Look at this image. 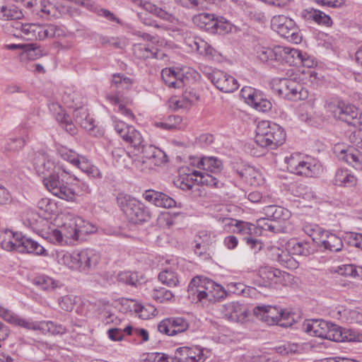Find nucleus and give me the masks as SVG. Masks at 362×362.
Wrapping results in <instances>:
<instances>
[{"label": "nucleus", "mask_w": 362, "mask_h": 362, "mask_svg": "<svg viewBox=\"0 0 362 362\" xmlns=\"http://www.w3.org/2000/svg\"><path fill=\"white\" fill-rule=\"evenodd\" d=\"M278 92L283 98L293 101L304 100L308 95V90L300 83L288 78L280 80Z\"/></svg>", "instance_id": "10"}, {"label": "nucleus", "mask_w": 362, "mask_h": 362, "mask_svg": "<svg viewBox=\"0 0 362 362\" xmlns=\"http://www.w3.org/2000/svg\"><path fill=\"white\" fill-rule=\"evenodd\" d=\"M49 177H45L42 179L43 184L46 189L52 193L53 195L66 201H71L74 199V191L66 185L64 180V174H69L65 169H62Z\"/></svg>", "instance_id": "7"}, {"label": "nucleus", "mask_w": 362, "mask_h": 362, "mask_svg": "<svg viewBox=\"0 0 362 362\" xmlns=\"http://www.w3.org/2000/svg\"><path fill=\"white\" fill-rule=\"evenodd\" d=\"M240 311V305L235 302H230L223 305L222 312L228 320H238Z\"/></svg>", "instance_id": "45"}, {"label": "nucleus", "mask_w": 362, "mask_h": 362, "mask_svg": "<svg viewBox=\"0 0 362 362\" xmlns=\"http://www.w3.org/2000/svg\"><path fill=\"white\" fill-rule=\"evenodd\" d=\"M339 272L342 275L362 279V267L354 264H345L339 267Z\"/></svg>", "instance_id": "52"}, {"label": "nucleus", "mask_w": 362, "mask_h": 362, "mask_svg": "<svg viewBox=\"0 0 362 362\" xmlns=\"http://www.w3.org/2000/svg\"><path fill=\"white\" fill-rule=\"evenodd\" d=\"M26 8L31 9L34 15L41 18L56 16V8L48 0H23Z\"/></svg>", "instance_id": "20"}, {"label": "nucleus", "mask_w": 362, "mask_h": 362, "mask_svg": "<svg viewBox=\"0 0 362 362\" xmlns=\"http://www.w3.org/2000/svg\"><path fill=\"white\" fill-rule=\"evenodd\" d=\"M117 204L129 221L139 223L148 221L151 212L144 203L135 198L120 194L117 197Z\"/></svg>", "instance_id": "4"}, {"label": "nucleus", "mask_w": 362, "mask_h": 362, "mask_svg": "<svg viewBox=\"0 0 362 362\" xmlns=\"http://www.w3.org/2000/svg\"><path fill=\"white\" fill-rule=\"evenodd\" d=\"M343 335L344 341H362V334L351 329L344 328Z\"/></svg>", "instance_id": "64"}, {"label": "nucleus", "mask_w": 362, "mask_h": 362, "mask_svg": "<svg viewBox=\"0 0 362 362\" xmlns=\"http://www.w3.org/2000/svg\"><path fill=\"white\" fill-rule=\"evenodd\" d=\"M329 327L326 339L336 342H343L344 328L331 322Z\"/></svg>", "instance_id": "50"}, {"label": "nucleus", "mask_w": 362, "mask_h": 362, "mask_svg": "<svg viewBox=\"0 0 362 362\" xmlns=\"http://www.w3.org/2000/svg\"><path fill=\"white\" fill-rule=\"evenodd\" d=\"M62 230L64 232V238L66 239H72L76 240L79 239L76 218L64 223L62 228Z\"/></svg>", "instance_id": "44"}, {"label": "nucleus", "mask_w": 362, "mask_h": 362, "mask_svg": "<svg viewBox=\"0 0 362 362\" xmlns=\"http://www.w3.org/2000/svg\"><path fill=\"white\" fill-rule=\"evenodd\" d=\"M241 95L248 105L259 111L264 112L272 109V103L259 90L251 87H244L241 90Z\"/></svg>", "instance_id": "12"}, {"label": "nucleus", "mask_w": 362, "mask_h": 362, "mask_svg": "<svg viewBox=\"0 0 362 362\" xmlns=\"http://www.w3.org/2000/svg\"><path fill=\"white\" fill-rule=\"evenodd\" d=\"M334 153L339 160L344 161L358 170H362V153L357 149L349 148H341V145H337Z\"/></svg>", "instance_id": "17"}, {"label": "nucleus", "mask_w": 362, "mask_h": 362, "mask_svg": "<svg viewBox=\"0 0 362 362\" xmlns=\"http://www.w3.org/2000/svg\"><path fill=\"white\" fill-rule=\"evenodd\" d=\"M161 78L169 87L180 88L183 87L184 76L180 71H176L173 68H165L161 71Z\"/></svg>", "instance_id": "26"}, {"label": "nucleus", "mask_w": 362, "mask_h": 362, "mask_svg": "<svg viewBox=\"0 0 362 362\" xmlns=\"http://www.w3.org/2000/svg\"><path fill=\"white\" fill-rule=\"evenodd\" d=\"M57 153L59 156L64 160L68 161L75 166L80 158L81 156L73 150L68 149L64 147L58 148Z\"/></svg>", "instance_id": "51"}, {"label": "nucleus", "mask_w": 362, "mask_h": 362, "mask_svg": "<svg viewBox=\"0 0 362 362\" xmlns=\"http://www.w3.org/2000/svg\"><path fill=\"white\" fill-rule=\"evenodd\" d=\"M118 282L123 284L136 286L139 282L138 274L132 271L120 272L117 275Z\"/></svg>", "instance_id": "43"}, {"label": "nucleus", "mask_w": 362, "mask_h": 362, "mask_svg": "<svg viewBox=\"0 0 362 362\" xmlns=\"http://www.w3.org/2000/svg\"><path fill=\"white\" fill-rule=\"evenodd\" d=\"M168 360L173 361L174 358L165 354L156 352L148 354L144 362H168Z\"/></svg>", "instance_id": "62"}, {"label": "nucleus", "mask_w": 362, "mask_h": 362, "mask_svg": "<svg viewBox=\"0 0 362 362\" xmlns=\"http://www.w3.org/2000/svg\"><path fill=\"white\" fill-rule=\"evenodd\" d=\"M322 235L325 236V239L321 240V245L325 249L334 252L341 250L343 242L339 237L327 231L322 232Z\"/></svg>", "instance_id": "31"}, {"label": "nucleus", "mask_w": 362, "mask_h": 362, "mask_svg": "<svg viewBox=\"0 0 362 362\" xmlns=\"http://www.w3.org/2000/svg\"><path fill=\"white\" fill-rule=\"evenodd\" d=\"M198 168H203L211 173H218L223 168L221 160L215 157L202 158L198 163Z\"/></svg>", "instance_id": "37"}, {"label": "nucleus", "mask_w": 362, "mask_h": 362, "mask_svg": "<svg viewBox=\"0 0 362 362\" xmlns=\"http://www.w3.org/2000/svg\"><path fill=\"white\" fill-rule=\"evenodd\" d=\"M330 322L324 320H308L303 324V330L310 336L326 339Z\"/></svg>", "instance_id": "24"}, {"label": "nucleus", "mask_w": 362, "mask_h": 362, "mask_svg": "<svg viewBox=\"0 0 362 362\" xmlns=\"http://www.w3.org/2000/svg\"><path fill=\"white\" fill-rule=\"evenodd\" d=\"M63 263L69 268L80 272L94 269L100 259V255L94 249L86 248L66 253L62 258Z\"/></svg>", "instance_id": "3"}, {"label": "nucleus", "mask_w": 362, "mask_h": 362, "mask_svg": "<svg viewBox=\"0 0 362 362\" xmlns=\"http://www.w3.org/2000/svg\"><path fill=\"white\" fill-rule=\"evenodd\" d=\"M258 272L262 279L276 284L286 285L291 279L290 274L271 267H260Z\"/></svg>", "instance_id": "19"}, {"label": "nucleus", "mask_w": 362, "mask_h": 362, "mask_svg": "<svg viewBox=\"0 0 362 362\" xmlns=\"http://www.w3.org/2000/svg\"><path fill=\"white\" fill-rule=\"evenodd\" d=\"M157 49L151 48L148 45L138 43L133 47L134 54L139 59L158 58Z\"/></svg>", "instance_id": "38"}, {"label": "nucleus", "mask_w": 362, "mask_h": 362, "mask_svg": "<svg viewBox=\"0 0 362 362\" xmlns=\"http://www.w3.org/2000/svg\"><path fill=\"white\" fill-rule=\"evenodd\" d=\"M328 111L331 112L333 116L351 125L355 117L358 115V110L354 105H345L342 102L337 103L330 102L327 104Z\"/></svg>", "instance_id": "14"}, {"label": "nucleus", "mask_w": 362, "mask_h": 362, "mask_svg": "<svg viewBox=\"0 0 362 362\" xmlns=\"http://www.w3.org/2000/svg\"><path fill=\"white\" fill-rule=\"evenodd\" d=\"M21 28V38L25 40H43L47 37L59 36L62 30L54 25H40L35 23H23L17 25Z\"/></svg>", "instance_id": "8"}, {"label": "nucleus", "mask_w": 362, "mask_h": 362, "mask_svg": "<svg viewBox=\"0 0 362 362\" xmlns=\"http://www.w3.org/2000/svg\"><path fill=\"white\" fill-rule=\"evenodd\" d=\"M286 140L284 129L275 123L269 121L258 122L256 129L255 142L262 148L276 149Z\"/></svg>", "instance_id": "2"}, {"label": "nucleus", "mask_w": 362, "mask_h": 362, "mask_svg": "<svg viewBox=\"0 0 362 362\" xmlns=\"http://www.w3.org/2000/svg\"><path fill=\"white\" fill-rule=\"evenodd\" d=\"M142 197L146 201L158 207L168 209L177 206V203L173 198L162 192L147 189L144 191Z\"/></svg>", "instance_id": "22"}, {"label": "nucleus", "mask_w": 362, "mask_h": 362, "mask_svg": "<svg viewBox=\"0 0 362 362\" xmlns=\"http://www.w3.org/2000/svg\"><path fill=\"white\" fill-rule=\"evenodd\" d=\"M175 358L177 362H204L206 356L204 349L197 346H182L177 349Z\"/></svg>", "instance_id": "18"}, {"label": "nucleus", "mask_w": 362, "mask_h": 362, "mask_svg": "<svg viewBox=\"0 0 362 362\" xmlns=\"http://www.w3.org/2000/svg\"><path fill=\"white\" fill-rule=\"evenodd\" d=\"M271 25L283 37L289 39L296 44L301 42L302 37L299 34L298 28L291 18L284 15L274 16L272 18Z\"/></svg>", "instance_id": "9"}, {"label": "nucleus", "mask_w": 362, "mask_h": 362, "mask_svg": "<svg viewBox=\"0 0 362 362\" xmlns=\"http://www.w3.org/2000/svg\"><path fill=\"white\" fill-rule=\"evenodd\" d=\"M281 309L270 305H258L253 309L254 315L269 325H278L281 322Z\"/></svg>", "instance_id": "21"}, {"label": "nucleus", "mask_w": 362, "mask_h": 362, "mask_svg": "<svg viewBox=\"0 0 362 362\" xmlns=\"http://www.w3.org/2000/svg\"><path fill=\"white\" fill-rule=\"evenodd\" d=\"M79 99V95L75 92L66 93L63 96V100L67 106L74 109L73 117L76 123L86 130H93L94 128V120L90 117L87 108L81 105Z\"/></svg>", "instance_id": "6"}, {"label": "nucleus", "mask_w": 362, "mask_h": 362, "mask_svg": "<svg viewBox=\"0 0 362 362\" xmlns=\"http://www.w3.org/2000/svg\"><path fill=\"white\" fill-rule=\"evenodd\" d=\"M218 221L222 224L223 230L227 232L236 233L243 235V238L247 235L257 233L258 229L255 227V225L240 221L228 217H218Z\"/></svg>", "instance_id": "15"}, {"label": "nucleus", "mask_w": 362, "mask_h": 362, "mask_svg": "<svg viewBox=\"0 0 362 362\" xmlns=\"http://www.w3.org/2000/svg\"><path fill=\"white\" fill-rule=\"evenodd\" d=\"M226 296L227 291L225 290V288L221 285L216 284L214 289H212L211 294L208 295L207 303H215L217 301H221L224 299Z\"/></svg>", "instance_id": "55"}, {"label": "nucleus", "mask_w": 362, "mask_h": 362, "mask_svg": "<svg viewBox=\"0 0 362 362\" xmlns=\"http://www.w3.org/2000/svg\"><path fill=\"white\" fill-rule=\"evenodd\" d=\"M76 219L79 236L81 235L92 233L95 230V228L93 225L88 222H85L81 218H76Z\"/></svg>", "instance_id": "61"}, {"label": "nucleus", "mask_w": 362, "mask_h": 362, "mask_svg": "<svg viewBox=\"0 0 362 362\" xmlns=\"http://www.w3.org/2000/svg\"><path fill=\"white\" fill-rule=\"evenodd\" d=\"M206 277L195 276L188 286V296L192 301L201 302L204 303V297H206Z\"/></svg>", "instance_id": "25"}, {"label": "nucleus", "mask_w": 362, "mask_h": 362, "mask_svg": "<svg viewBox=\"0 0 362 362\" xmlns=\"http://www.w3.org/2000/svg\"><path fill=\"white\" fill-rule=\"evenodd\" d=\"M75 167L79 168L88 176L94 177L98 173V168L93 165L86 158L82 156H81Z\"/></svg>", "instance_id": "49"}, {"label": "nucleus", "mask_w": 362, "mask_h": 362, "mask_svg": "<svg viewBox=\"0 0 362 362\" xmlns=\"http://www.w3.org/2000/svg\"><path fill=\"white\" fill-rule=\"evenodd\" d=\"M151 297L158 303H165L173 298V293L163 287H156L153 289Z\"/></svg>", "instance_id": "46"}, {"label": "nucleus", "mask_w": 362, "mask_h": 362, "mask_svg": "<svg viewBox=\"0 0 362 362\" xmlns=\"http://www.w3.org/2000/svg\"><path fill=\"white\" fill-rule=\"evenodd\" d=\"M189 327V320L184 317H170L165 318L158 325V330L168 336H175L185 332Z\"/></svg>", "instance_id": "11"}, {"label": "nucleus", "mask_w": 362, "mask_h": 362, "mask_svg": "<svg viewBox=\"0 0 362 362\" xmlns=\"http://www.w3.org/2000/svg\"><path fill=\"white\" fill-rule=\"evenodd\" d=\"M302 158L300 154H291L290 156L286 157L285 162L287 164L288 170L293 173L297 170L298 166L301 163Z\"/></svg>", "instance_id": "59"}, {"label": "nucleus", "mask_w": 362, "mask_h": 362, "mask_svg": "<svg viewBox=\"0 0 362 362\" xmlns=\"http://www.w3.org/2000/svg\"><path fill=\"white\" fill-rule=\"evenodd\" d=\"M272 221L266 218H259L257 221V226L255 227L258 229L257 233L247 235L243 238L246 244L255 251L260 250L262 248V243L257 238L262 234V230H268L273 233L276 232V227L271 223Z\"/></svg>", "instance_id": "16"}, {"label": "nucleus", "mask_w": 362, "mask_h": 362, "mask_svg": "<svg viewBox=\"0 0 362 362\" xmlns=\"http://www.w3.org/2000/svg\"><path fill=\"white\" fill-rule=\"evenodd\" d=\"M75 298V297L69 295L62 296L59 299V305L62 310L71 312L76 303Z\"/></svg>", "instance_id": "58"}, {"label": "nucleus", "mask_w": 362, "mask_h": 362, "mask_svg": "<svg viewBox=\"0 0 362 362\" xmlns=\"http://www.w3.org/2000/svg\"><path fill=\"white\" fill-rule=\"evenodd\" d=\"M25 144L24 137H15L8 140L4 146L5 150L8 151H18L23 148Z\"/></svg>", "instance_id": "54"}, {"label": "nucleus", "mask_w": 362, "mask_h": 362, "mask_svg": "<svg viewBox=\"0 0 362 362\" xmlns=\"http://www.w3.org/2000/svg\"><path fill=\"white\" fill-rule=\"evenodd\" d=\"M132 3L135 6H139L144 7L147 11H150L151 13L155 14L156 16L161 18H166L168 13L163 10L162 8L157 7L156 6L152 4L150 2L144 1L143 2L142 0H132Z\"/></svg>", "instance_id": "48"}, {"label": "nucleus", "mask_w": 362, "mask_h": 362, "mask_svg": "<svg viewBox=\"0 0 362 362\" xmlns=\"http://www.w3.org/2000/svg\"><path fill=\"white\" fill-rule=\"evenodd\" d=\"M190 47L197 50L200 54H203L209 57H214V52L215 50L213 47H211L206 42L198 39L195 40L192 42V44H190Z\"/></svg>", "instance_id": "47"}, {"label": "nucleus", "mask_w": 362, "mask_h": 362, "mask_svg": "<svg viewBox=\"0 0 362 362\" xmlns=\"http://www.w3.org/2000/svg\"><path fill=\"white\" fill-rule=\"evenodd\" d=\"M136 148L141 149V156L134 160V165L142 172H146L154 166L168 162V156L165 152L153 145L141 144Z\"/></svg>", "instance_id": "5"}, {"label": "nucleus", "mask_w": 362, "mask_h": 362, "mask_svg": "<svg viewBox=\"0 0 362 362\" xmlns=\"http://www.w3.org/2000/svg\"><path fill=\"white\" fill-rule=\"evenodd\" d=\"M283 47L276 46L274 48L258 46L255 49L257 57L262 62L279 61Z\"/></svg>", "instance_id": "27"}, {"label": "nucleus", "mask_w": 362, "mask_h": 362, "mask_svg": "<svg viewBox=\"0 0 362 362\" xmlns=\"http://www.w3.org/2000/svg\"><path fill=\"white\" fill-rule=\"evenodd\" d=\"M191 100L185 95L182 98L173 97L169 101V106L173 110L185 109L190 106Z\"/></svg>", "instance_id": "56"}, {"label": "nucleus", "mask_w": 362, "mask_h": 362, "mask_svg": "<svg viewBox=\"0 0 362 362\" xmlns=\"http://www.w3.org/2000/svg\"><path fill=\"white\" fill-rule=\"evenodd\" d=\"M158 280L170 288L177 286L179 279L177 273L171 269H166L158 274Z\"/></svg>", "instance_id": "40"}, {"label": "nucleus", "mask_w": 362, "mask_h": 362, "mask_svg": "<svg viewBox=\"0 0 362 362\" xmlns=\"http://www.w3.org/2000/svg\"><path fill=\"white\" fill-rule=\"evenodd\" d=\"M34 165L37 173L42 175L43 178L51 176L62 168L61 165H56L52 159L45 154L37 156Z\"/></svg>", "instance_id": "23"}, {"label": "nucleus", "mask_w": 362, "mask_h": 362, "mask_svg": "<svg viewBox=\"0 0 362 362\" xmlns=\"http://www.w3.org/2000/svg\"><path fill=\"white\" fill-rule=\"evenodd\" d=\"M357 182V179L347 169H338L336 171L333 183L337 186L352 187Z\"/></svg>", "instance_id": "30"}, {"label": "nucleus", "mask_w": 362, "mask_h": 362, "mask_svg": "<svg viewBox=\"0 0 362 362\" xmlns=\"http://www.w3.org/2000/svg\"><path fill=\"white\" fill-rule=\"evenodd\" d=\"M214 23V30L211 33L224 35L232 30L231 24L223 17L216 18Z\"/></svg>", "instance_id": "53"}, {"label": "nucleus", "mask_w": 362, "mask_h": 362, "mask_svg": "<svg viewBox=\"0 0 362 362\" xmlns=\"http://www.w3.org/2000/svg\"><path fill=\"white\" fill-rule=\"evenodd\" d=\"M346 239L349 245L354 246L362 250V233L354 232L347 233Z\"/></svg>", "instance_id": "63"}, {"label": "nucleus", "mask_w": 362, "mask_h": 362, "mask_svg": "<svg viewBox=\"0 0 362 362\" xmlns=\"http://www.w3.org/2000/svg\"><path fill=\"white\" fill-rule=\"evenodd\" d=\"M235 172L243 181L251 185L256 184V178L258 172H257L253 167L243 166L242 168H237Z\"/></svg>", "instance_id": "41"}, {"label": "nucleus", "mask_w": 362, "mask_h": 362, "mask_svg": "<svg viewBox=\"0 0 362 362\" xmlns=\"http://www.w3.org/2000/svg\"><path fill=\"white\" fill-rule=\"evenodd\" d=\"M281 322H279V325L283 327H288L291 326L295 322L293 317V313L286 310L281 309L280 311Z\"/></svg>", "instance_id": "60"}, {"label": "nucleus", "mask_w": 362, "mask_h": 362, "mask_svg": "<svg viewBox=\"0 0 362 362\" xmlns=\"http://www.w3.org/2000/svg\"><path fill=\"white\" fill-rule=\"evenodd\" d=\"M73 325H76L71 322L70 325H62L55 323L52 321H42L41 322L42 333H51L52 334H64L70 331Z\"/></svg>", "instance_id": "32"}, {"label": "nucleus", "mask_w": 362, "mask_h": 362, "mask_svg": "<svg viewBox=\"0 0 362 362\" xmlns=\"http://www.w3.org/2000/svg\"><path fill=\"white\" fill-rule=\"evenodd\" d=\"M192 175L195 176L194 180L199 184L215 187H220L222 185L219 180L220 175L218 173L211 174L207 172L195 170Z\"/></svg>", "instance_id": "28"}, {"label": "nucleus", "mask_w": 362, "mask_h": 362, "mask_svg": "<svg viewBox=\"0 0 362 362\" xmlns=\"http://www.w3.org/2000/svg\"><path fill=\"white\" fill-rule=\"evenodd\" d=\"M117 134L124 141L131 144L134 148L139 147L143 143L141 134L133 126H129L127 129H124L122 132Z\"/></svg>", "instance_id": "33"}, {"label": "nucleus", "mask_w": 362, "mask_h": 362, "mask_svg": "<svg viewBox=\"0 0 362 362\" xmlns=\"http://www.w3.org/2000/svg\"><path fill=\"white\" fill-rule=\"evenodd\" d=\"M13 322L20 327L33 330H41V322H30L22 318L13 317Z\"/></svg>", "instance_id": "57"}, {"label": "nucleus", "mask_w": 362, "mask_h": 362, "mask_svg": "<svg viewBox=\"0 0 362 362\" xmlns=\"http://www.w3.org/2000/svg\"><path fill=\"white\" fill-rule=\"evenodd\" d=\"M42 56V50L36 44H25L23 51L20 54V59L23 62L33 61Z\"/></svg>", "instance_id": "36"}, {"label": "nucleus", "mask_w": 362, "mask_h": 362, "mask_svg": "<svg viewBox=\"0 0 362 362\" xmlns=\"http://www.w3.org/2000/svg\"><path fill=\"white\" fill-rule=\"evenodd\" d=\"M33 281L39 288L47 291H53L54 288L62 286V284L59 281L45 275L36 277Z\"/></svg>", "instance_id": "39"}, {"label": "nucleus", "mask_w": 362, "mask_h": 362, "mask_svg": "<svg viewBox=\"0 0 362 362\" xmlns=\"http://www.w3.org/2000/svg\"><path fill=\"white\" fill-rule=\"evenodd\" d=\"M0 246L2 249L19 252L43 255L45 248L34 240L23 235L21 233H13L10 230L0 231Z\"/></svg>", "instance_id": "1"}, {"label": "nucleus", "mask_w": 362, "mask_h": 362, "mask_svg": "<svg viewBox=\"0 0 362 362\" xmlns=\"http://www.w3.org/2000/svg\"><path fill=\"white\" fill-rule=\"evenodd\" d=\"M281 53L279 61L285 62L291 66L296 65L303 61L302 54L298 49L283 47Z\"/></svg>", "instance_id": "34"}, {"label": "nucleus", "mask_w": 362, "mask_h": 362, "mask_svg": "<svg viewBox=\"0 0 362 362\" xmlns=\"http://www.w3.org/2000/svg\"><path fill=\"white\" fill-rule=\"evenodd\" d=\"M208 78L218 90L224 93H232L239 87L234 77L221 70L213 71L209 74Z\"/></svg>", "instance_id": "13"}, {"label": "nucleus", "mask_w": 362, "mask_h": 362, "mask_svg": "<svg viewBox=\"0 0 362 362\" xmlns=\"http://www.w3.org/2000/svg\"><path fill=\"white\" fill-rule=\"evenodd\" d=\"M216 18L214 14L201 13L194 16L192 21L199 28L211 33L212 30H214Z\"/></svg>", "instance_id": "29"}, {"label": "nucleus", "mask_w": 362, "mask_h": 362, "mask_svg": "<svg viewBox=\"0 0 362 362\" xmlns=\"http://www.w3.org/2000/svg\"><path fill=\"white\" fill-rule=\"evenodd\" d=\"M291 250L295 255L308 256L313 252L312 245L306 241L294 242Z\"/></svg>", "instance_id": "42"}, {"label": "nucleus", "mask_w": 362, "mask_h": 362, "mask_svg": "<svg viewBox=\"0 0 362 362\" xmlns=\"http://www.w3.org/2000/svg\"><path fill=\"white\" fill-rule=\"evenodd\" d=\"M300 163L293 174L305 177H314L320 173V167L319 165L304 160H302Z\"/></svg>", "instance_id": "35"}]
</instances>
